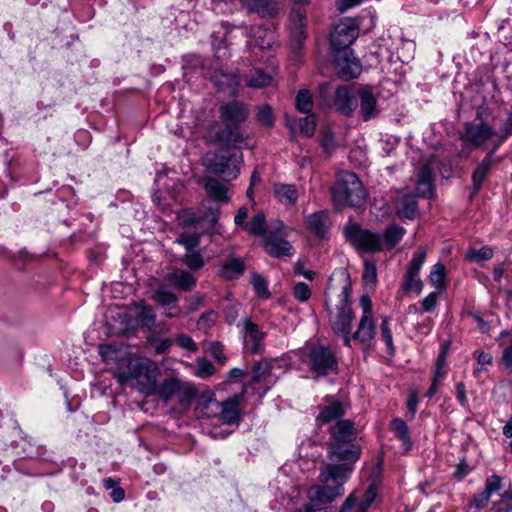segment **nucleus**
Returning <instances> with one entry per match:
<instances>
[{"mask_svg": "<svg viewBox=\"0 0 512 512\" xmlns=\"http://www.w3.org/2000/svg\"><path fill=\"white\" fill-rule=\"evenodd\" d=\"M267 224L265 216L262 213H258L253 216L252 220L244 225V230L248 233L263 236L266 232Z\"/></svg>", "mask_w": 512, "mask_h": 512, "instance_id": "nucleus-43", "label": "nucleus"}, {"mask_svg": "<svg viewBox=\"0 0 512 512\" xmlns=\"http://www.w3.org/2000/svg\"><path fill=\"white\" fill-rule=\"evenodd\" d=\"M306 222L310 232L320 238L325 237L328 230L327 215L325 212L320 211L308 215Z\"/></svg>", "mask_w": 512, "mask_h": 512, "instance_id": "nucleus-35", "label": "nucleus"}, {"mask_svg": "<svg viewBox=\"0 0 512 512\" xmlns=\"http://www.w3.org/2000/svg\"><path fill=\"white\" fill-rule=\"evenodd\" d=\"M308 498V501L302 505L298 512H319L322 510L323 503L312 490L309 492Z\"/></svg>", "mask_w": 512, "mask_h": 512, "instance_id": "nucleus-57", "label": "nucleus"}, {"mask_svg": "<svg viewBox=\"0 0 512 512\" xmlns=\"http://www.w3.org/2000/svg\"><path fill=\"white\" fill-rule=\"evenodd\" d=\"M228 24L221 23L211 35L212 47L218 58H225L228 56L227 53V41L228 36L231 34Z\"/></svg>", "mask_w": 512, "mask_h": 512, "instance_id": "nucleus-29", "label": "nucleus"}, {"mask_svg": "<svg viewBox=\"0 0 512 512\" xmlns=\"http://www.w3.org/2000/svg\"><path fill=\"white\" fill-rule=\"evenodd\" d=\"M207 352L220 364H225L227 361L224 355V346L218 341L209 342L207 345Z\"/></svg>", "mask_w": 512, "mask_h": 512, "instance_id": "nucleus-53", "label": "nucleus"}, {"mask_svg": "<svg viewBox=\"0 0 512 512\" xmlns=\"http://www.w3.org/2000/svg\"><path fill=\"white\" fill-rule=\"evenodd\" d=\"M331 195L338 209L345 206L358 207L364 203L367 196L358 176L349 171L338 174L336 184L331 189Z\"/></svg>", "mask_w": 512, "mask_h": 512, "instance_id": "nucleus-4", "label": "nucleus"}, {"mask_svg": "<svg viewBox=\"0 0 512 512\" xmlns=\"http://www.w3.org/2000/svg\"><path fill=\"white\" fill-rule=\"evenodd\" d=\"M357 97L360 102V112L363 120H370L377 113V99L375 95L370 89L362 88L357 91Z\"/></svg>", "mask_w": 512, "mask_h": 512, "instance_id": "nucleus-27", "label": "nucleus"}, {"mask_svg": "<svg viewBox=\"0 0 512 512\" xmlns=\"http://www.w3.org/2000/svg\"><path fill=\"white\" fill-rule=\"evenodd\" d=\"M275 382L270 364L266 361L257 362L253 367L251 382L244 386L243 392L248 393L252 389L253 393L262 398Z\"/></svg>", "mask_w": 512, "mask_h": 512, "instance_id": "nucleus-15", "label": "nucleus"}, {"mask_svg": "<svg viewBox=\"0 0 512 512\" xmlns=\"http://www.w3.org/2000/svg\"><path fill=\"white\" fill-rule=\"evenodd\" d=\"M445 280V266L442 263H436L429 274L430 283L437 289L438 292L442 293L445 289Z\"/></svg>", "mask_w": 512, "mask_h": 512, "instance_id": "nucleus-42", "label": "nucleus"}, {"mask_svg": "<svg viewBox=\"0 0 512 512\" xmlns=\"http://www.w3.org/2000/svg\"><path fill=\"white\" fill-rule=\"evenodd\" d=\"M354 314L348 301V288L344 287L339 295V303L329 313L332 330L343 337L344 345L351 346V326Z\"/></svg>", "mask_w": 512, "mask_h": 512, "instance_id": "nucleus-8", "label": "nucleus"}, {"mask_svg": "<svg viewBox=\"0 0 512 512\" xmlns=\"http://www.w3.org/2000/svg\"><path fill=\"white\" fill-rule=\"evenodd\" d=\"M246 85L250 88H263L269 86L272 82V76L263 69L254 68L245 76Z\"/></svg>", "mask_w": 512, "mask_h": 512, "instance_id": "nucleus-37", "label": "nucleus"}, {"mask_svg": "<svg viewBox=\"0 0 512 512\" xmlns=\"http://www.w3.org/2000/svg\"><path fill=\"white\" fill-rule=\"evenodd\" d=\"M396 211L401 218L414 219L418 213L416 196L412 193H403L396 203Z\"/></svg>", "mask_w": 512, "mask_h": 512, "instance_id": "nucleus-32", "label": "nucleus"}, {"mask_svg": "<svg viewBox=\"0 0 512 512\" xmlns=\"http://www.w3.org/2000/svg\"><path fill=\"white\" fill-rule=\"evenodd\" d=\"M334 104L340 113L351 115L356 109L357 100L347 87L340 86L336 89Z\"/></svg>", "mask_w": 512, "mask_h": 512, "instance_id": "nucleus-26", "label": "nucleus"}, {"mask_svg": "<svg viewBox=\"0 0 512 512\" xmlns=\"http://www.w3.org/2000/svg\"><path fill=\"white\" fill-rule=\"evenodd\" d=\"M249 45L258 46L260 49H270L273 44V32L262 26H252L249 29Z\"/></svg>", "mask_w": 512, "mask_h": 512, "instance_id": "nucleus-33", "label": "nucleus"}, {"mask_svg": "<svg viewBox=\"0 0 512 512\" xmlns=\"http://www.w3.org/2000/svg\"><path fill=\"white\" fill-rule=\"evenodd\" d=\"M245 270L244 262L238 258L229 259L221 268V276L225 279H236Z\"/></svg>", "mask_w": 512, "mask_h": 512, "instance_id": "nucleus-40", "label": "nucleus"}, {"mask_svg": "<svg viewBox=\"0 0 512 512\" xmlns=\"http://www.w3.org/2000/svg\"><path fill=\"white\" fill-rule=\"evenodd\" d=\"M362 280L366 285H374L377 282V268L373 261L364 260Z\"/></svg>", "mask_w": 512, "mask_h": 512, "instance_id": "nucleus-49", "label": "nucleus"}, {"mask_svg": "<svg viewBox=\"0 0 512 512\" xmlns=\"http://www.w3.org/2000/svg\"><path fill=\"white\" fill-rule=\"evenodd\" d=\"M249 115V109L241 101H230L220 106L219 117L225 128L216 134L219 142L242 145L245 140L238 128L243 124Z\"/></svg>", "mask_w": 512, "mask_h": 512, "instance_id": "nucleus-2", "label": "nucleus"}, {"mask_svg": "<svg viewBox=\"0 0 512 512\" xmlns=\"http://www.w3.org/2000/svg\"><path fill=\"white\" fill-rule=\"evenodd\" d=\"M380 337L386 345L387 352L390 355H393L395 353V346L393 343L392 331L390 328V317L388 316L382 318L380 326Z\"/></svg>", "mask_w": 512, "mask_h": 512, "instance_id": "nucleus-44", "label": "nucleus"}, {"mask_svg": "<svg viewBox=\"0 0 512 512\" xmlns=\"http://www.w3.org/2000/svg\"><path fill=\"white\" fill-rule=\"evenodd\" d=\"M503 478L492 475L486 480L485 489L481 494V501H488L492 494L503 488Z\"/></svg>", "mask_w": 512, "mask_h": 512, "instance_id": "nucleus-45", "label": "nucleus"}, {"mask_svg": "<svg viewBox=\"0 0 512 512\" xmlns=\"http://www.w3.org/2000/svg\"><path fill=\"white\" fill-rule=\"evenodd\" d=\"M337 73L344 80L356 78L361 73V64L353 56L352 50L343 51V55L336 57Z\"/></svg>", "mask_w": 512, "mask_h": 512, "instance_id": "nucleus-21", "label": "nucleus"}, {"mask_svg": "<svg viewBox=\"0 0 512 512\" xmlns=\"http://www.w3.org/2000/svg\"><path fill=\"white\" fill-rule=\"evenodd\" d=\"M358 27L353 19L345 18L337 23L330 34L331 47L335 51L349 50L350 45L357 39Z\"/></svg>", "mask_w": 512, "mask_h": 512, "instance_id": "nucleus-14", "label": "nucleus"}, {"mask_svg": "<svg viewBox=\"0 0 512 512\" xmlns=\"http://www.w3.org/2000/svg\"><path fill=\"white\" fill-rule=\"evenodd\" d=\"M493 257V250L488 246H483L480 249H469L466 258L471 261H486Z\"/></svg>", "mask_w": 512, "mask_h": 512, "instance_id": "nucleus-50", "label": "nucleus"}, {"mask_svg": "<svg viewBox=\"0 0 512 512\" xmlns=\"http://www.w3.org/2000/svg\"><path fill=\"white\" fill-rule=\"evenodd\" d=\"M243 341L245 348L252 354H259L264 351V339L266 332L262 331L258 324L250 319L242 323Z\"/></svg>", "mask_w": 512, "mask_h": 512, "instance_id": "nucleus-20", "label": "nucleus"}, {"mask_svg": "<svg viewBox=\"0 0 512 512\" xmlns=\"http://www.w3.org/2000/svg\"><path fill=\"white\" fill-rule=\"evenodd\" d=\"M99 353L105 361H113L116 360L115 354L117 353V349L111 344L100 345Z\"/></svg>", "mask_w": 512, "mask_h": 512, "instance_id": "nucleus-63", "label": "nucleus"}, {"mask_svg": "<svg viewBox=\"0 0 512 512\" xmlns=\"http://www.w3.org/2000/svg\"><path fill=\"white\" fill-rule=\"evenodd\" d=\"M493 136L498 137V132H496L488 123L480 122L465 123L461 138L464 142L474 147H480Z\"/></svg>", "mask_w": 512, "mask_h": 512, "instance_id": "nucleus-19", "label": "nucleus"}, {"mask_svg": "<svg viewBox=\"0 0 512 512\" xmlns=\"http://www.w3.org/2000/svg\"><path fill=\"white\" fill-rule=\"evenodd\" d=\"M293 295L298 301L306 302L311 296V290L307 284L298 282L294 285Z\"/></svg>", "mask_w": 512, "mask_h": 512, "instance_id": "nucleus-60", "label": "nucleus"}, {"mask_svg": "<svg viewBox=\"0 0 512 512\" xmlns=\"http://www.w3.org/2000/svg\"><path fill=\"white\" fill-rule=\"evenodd\" d=\"M242 7L248 13H256L261 17H272L278 11V5L275 0H239Z\"/></svg>", "mask_w": 512, "mask_h": 512, "instance_id": "nucleus-25", "label": "nucleus"}, {"mask_svg": "<svg viewBox=\"0 0 512 512\" xmlns=\"http://www.w3.org/2000/svg\"><path fill=\"white\" fill-rule=\"evenodd\" d=\"M152 298L164 308L166 317L175 318L180 315L181 309L177 303V296L170 290L165 287H159L154 291Z\"/></svg>", "mask_w": 512, "mask_h": 512, "instance_id": "nucleus-22", "label": "nucleus"}, {"mask_svg": "<svg viewBox=\"0 0 512 512\" xmlns=\"http://www.w3.org/2000/svg\"><path fill=\"white\" fill-rule=\"evenodd\" d=\"M275 194L279 201L286 205H293L298 199V193L293 185L279 184L275 186Z\"/></svg>", "mask_w": 512, "mask_h": 512, "instance_id": "nucleus-41", "label": "nucleus"}, {"mask_svg": "<svg viewBox=\"0 0 512 512\" xmlns=\"http://www.w3.org/2000/svg\"><path fill=\"white\" fill-rule=\"evenodd\" d=\"M441 293L433 291L429 293L421 302L423 312H432L437 306Z\"/></svg>", "mask_w": 512, "mask_h": 512, "instance_id": "nucleus-59", "label": "nucleus"}, {"mask_svg": "<svg viewBox=\"0 0 512 512\" xmlns=\"http://www.w3.org/2000/svg\"><path fill=\"white\" fill-rule=\"evenodd\" d=\"M406 230L404 227L392 224L390 225L384 232L382 238L383 249H392L394 248L405 235Z\"/></svg>", "mask_w": 512, "mask_h": 512, "instance_id": "nucleus-38", "label": "nucleus"}, {"mask_svg": "<svg viewBox=\"0 0 512 512\" xmlns=\"http://www.w3.org/2000/svg\"><path fill=\"white\" fill-rule=\"evenodd\" d=\"M159 376L158 364L147 357L129 359L126 368L114 372L119 384L131 387L146 397L154 393Z\"/></svg>", "mask_w": 512, "mask_h": 512, "instance_id": "nucleus-1", "label": "nucleus"}, {"mask_svg": "<svg viewBox=\"0 0 512 512\" xmlns=\"http://www.w3.org/2000/svg\"><path fill=\"white\" fill-rule=\"evenodd\" d=\"M353 466L348 463L328 464L320 472V480L323 483H334V486L323 485L312 489L313 493L323 504L331 503L337 497L343 495L344 483L349 479Z\"/></svg>", "mask_w": 512, "mask_h": 512, "instance_id": "nucleus-5", "label": "nucleus"}, {"mask_svg": "<svg viewBox=\"0 0 512 512\" xmlns=\"http://www.w3.org/2000/svg\"><path fill=\"white\" fill-rule=\"evenodd\" d=\"M495 149L491 152H489L486 157L483 159V161L476 167L472 174V182H473V188L474 192L477 193L481 185L486 178L488 172L490 171V168L493 163V153Z\"/></svg>", "mask_w": 512, "mask_h": 512, "instance_id": "nucleus-36", "label": "nucleus"}, {"mask_svg": "<svg viewBox=\"0 0 512 512\" xmlns=\"http://www.w3.org/2000/svg\"><path fill=\"white\" fill-rule=\"evenodd\" d=\"M197 395L196 387L177 376L165 377L155 388L152 396H157L164 403L172 400L183 408L188 407Z\"/></svg>", "mask_w": 512, "mask_h": 512, "instance_id": "nucleus-6", "label": "nucleus"}, {"mask_svg": "<svg viewBox=\"0 0 512 512\" xmlns=\"http://www.w3.org/2000/svg\"><path fill=\"white\" fill-rule=\"evenodd\" d=\"M256 118L257 121L265 127H272L274 124L272 109L268 105H263L258 108Z\"/></svg>", "mask_w": 512, "mask_h": 512, "instance_id": "nucleus-52", "label": "nucleus"}, {"mask_svg": "<svg viewBox=\"0 0 512 512\" xmlns=\"http://www.w3.org/2000/svg\"><path fill=\"white\" fill-rule=\"evenodd\" d=\"M433 172L429 164L422 165L417 172L416 191L421 197H430L433 194Z\"/></svg>", "mask_w": 512, "mask_h": 512, "instance_id": "nucleus-30", "label": "nucleus"}, {"mask_svg": "<svg viewBox=\"0 0 512 512\" xmlns=\"http://www.w3.org/2000/svg\"><path fill=\"white\" fill-rule=\"evenodd\" d=\"M119 316L122 318V323L124 324L122 332L127 335L133 334L139 326L148 330H152L155 326V314L153 309L142 303L134 305V319H131L126 313L123 315L119 314Z\"/></svg>", "mask_w": 512, "mask_h": 512, "instance_id": "nucleus-13", "label": "nucleus"}, {"mask_svg": "<svg viewBox=\"0 0 512 512\" xmlns=\"http://www.w3.org/2000/svg\"><path fill=\"white\" fill-rule=\"evenodd\" d=\"M252 284L255 290V293L261 298H268L270 296V292L267 287V282L260 275H254L252 277Z\"/></svg>", "mask_w": 512, "mask_h": 512, "instance_id": "nucleus-58", "label": "nucleus"}, {"mask_svg": "<svg viewBox=\"0 0 512 512\" xmlns=\"http://www.w3.org/2000/svg\"><path fill=\"white\" fill-rule=\"evenodd\" d=\"M212 81L218 91H227L234 95L240 85V77L235 73L218 71L212 76Z\"/></svg>", "mask_w": 512, "mask_h": 512, "instance_id": "nucleus-28", "label": "nucleus"}, {"mask_svg": "<svg viewBox=\"0 0 512 512\" xmlns=\"http://www.w3.org/2000/svg\"><path fill=\"white\" fill-rule=\"evenodd\" d=\"M165 278L175 288L182 291H191L196 286V278L183 269H175L168 273Z\"/></svg>", "mask_w": 512, "mask_h": 512, "instance_id": "nucleus-31", "label": "nucleus"}, {"mask_svg": "<svg viewBox=\"0 0 512 512\" xmlns=\"http://www.w3.org/2000/svg\"><path fill=\"white\" fill-rule=\"evenodd\" d=\"M217 313L209 311L204 313L197 321V328L201 331L207 332L217 321Z\"/></svg>", "mask_w": 512, "mask_h": 512, "instance_id": "nucleus-56", "label": "nucleus"}, {"mask_svg": "<svg viewBox=\"0 0 512 512\" xmlns=\"http://www.w3.org/2000/svg\"><path fill=\"white\" fill-rule=\"evenodd\" d=\"M176 342L182 349H185V350H188L191 352H196L198 350L197 344L188 335H184V334L177 335Z\"/></svg>", "mask_w": 512, "mask_h": 512, "instance_id": "nucleus-61", "label": "nucleus"}, {"mask_svg": "<svg viewBox=\"0 0 512 512\" xmlns=\"http://www.w3.org/2000/svg\"><path fill=\"white\" fill-rule=\"evenodd\" d=\"M362 316L357 326V330L351 336V339L359 342L363 349L372 346L376 335V327L373 319V304L368 295H362L360 298Z\"/></svg>", "mask_w": 512, "mask_h": 512, "instance_id": "nucleus-11", "label": "nucleus"}, {"mask_svg": "<svg viewBox=\"0 0 512 512\" xmlns=\"http://www.w3.org/2000/svg\"><path fill=\"white\" fill-rule=\"evenodd\" d=\"M215 367L213 364L204 357H198L196 359V369L194 374L200 378H206L215 373Z\"/></svg>", "mask_w": 512, "mask_h": 512, "instance_id": "nucleus-47", "label": "nucleus"}, {"mask_svg": "<svg viewBox=\"0 0 512 512\" xmlns=\"http://www.w3.org/2000/svg\"><path fill=\"white\" fill-rule=\"evenodd\" d=\"M331 435L334 442L329 444L328 454L332 460L353 464L360 456V450L357 446L351 445L348 448L342 447V444L351 443L355 439L354 424L350 420H339L331 429Z\"/></svg>", "mask_w": 512, "mask_h": 512, "instance_id": "nucleus-3", "label": "nucleus"}, {"mask_svg": "<svg viewBox=\"0 0 512 512\" xmlns=\"http://www.w3.org/2000/svg\"><path fill=\"white\" fill-rule=\"evenodd\" d=\"M320 145L327 154H331L337 148V142L330 129L322 131Z\"/></svg>", "mask_w": 512, "mask_h": 512, "instance_id": "nucleus-51", "label": "nucleus"}, {"mask_svg": "<svg viewBox=\"0 0 512 512\" xmlns=\"http://www.w3.org/2000/svg\"><path fill=\"white\" fill-rule=\"evenodd\" d=\"M510 135H512V114L507 117L500 132L498 133L500 143Z\"/></svg>", "mask_w": 512, "mask_h": 512, "instance_id": "nucleus-64", "label": "nucleus"}, {"mask_svg": "<svg viewBox=\"0 0 512 512\" xmlns=\"http://www.w3.org/2000/svg\"><path fill=\"white\" fill-rule=\"evenodd\" d=\"M240 305L239 304H233V305H229L227 306L225 309H224V317H225V321L228 323V324H233L236 319L238 318L239 316V312H240Z\"/></svg>", "mask_w": 512, "mask_h": 512, "instance_id": "nucleus-62", "label": "nucleus"}, {"mask_svg": "<svg viewBox=\"0 0 512 512\" xmlns=\"http://www.w3.org/2000/svg\"><path fill=\"white\" fill-rule=\"evenodd\" d=\"M323 405L319 406L318 423L326 424L337 420L345 414V408L341 401L334 398H326Z\"/></svg>", "mask_w": 512, "mask_h": 512, "instance_id": "nucleus-24", "label": "nucleus"}, {"mask_svg": "<svg viewBox=\"0 0 512 512\" xmlns=\"http://www.w3.org/2000/svg\"><path fill=\"white\" fill-rule=\"evenodd\" d=\"M390 428L396 434L397 438L402 442L405 450L409 451L411 449L412 442L409 434V427L406 422L400 418H394L390 422Z\"/></svg>", "mask_w": 512, "mask_h": 512, "instance_id": "nucleus-39", "label": "nucleus"}, {"mask_svg": "<svg viewBox=\"0 0 512 512\" xmlns=\"http://www.w3.org/2000/svg\"><path fill=\"white\" fill-rule=\"evenodd\" d=\"M346 240L361 253H377L383 250L381 235L365 229L360 224L348 222L343 229Z\"/></svg>", "mask_w": 512, "mask_h": 512, "instance_id": "nucleus-9", "label": "nucleus"}, {"mask_svg": "<svg viewBox=\"0 0 512 512\" xmlns=\"http://www.w3.org/2000/svg\"><path fill=\"white\" fill-rule=\"evenodd\" d=\"M425 259L426 252L424 250H418L413 254L401 285L404 292H415L416 294L422 292L424 284L419 274Z\"/></svg>", "mask_w": 512, "mask_h": 512, "instance_id": "nucleus-16", "label": "nucleus"}, {"mask_svg": "<svg viewBox=\"0 0 512 512\" xmlns=\"http://www.w3.org/2000/svg\"><path fill=\"white\" fill-rule=\"evenodd\" d=\"M377 497V487L374 483L359 496L355 490L348 495L339 512H367Z\"/></svg>", "mask_w": 512, "mask_h": 512, "instance_id": "nucleus-17", "label": "nucleus"}, {"mask_svg": "<svg viewBox=\"0 0 512 512\" xmlns=\"http://www.w3.org/2000/svg\"><path fill=\"white\" fill-rule=\"evenodd\" d=\"M288 30L290 51L295 59H298L303 54L307 38L305 9L301 7L292 9L288 21Z\"/></svg>", "mask_w": 512, "mask_h": 512, "instance_id": "nucleus-10", "label": "nucleus"}, {"mask_svg": "<svg viewBox=\"0 0 512 512\" xmlns=\"http://www.w3.org/2000/svg\"><path fill=\"white\" fill-rule=\"evenodd\" d=\"M264 248L270 256L275 258L291 257L293 255L292 245L286 239L279 237L275 233L267 235Z\"/></svg>", "mask_w": 512, "mask_h": 512, "instance_id": "nucleus-23", "label": "nucleus"}, {"mask_svg": "<svg viewBox=\"0 0 512 512\" xmlns=\"http://www.w3.org/2000/svg\"><path fill=\"white\" fill-rule=\"evenodd\" d=\"M242 153L229 149H218L211 156L206 157L207 169L225 180L230 181L238 177L242 165Z\"/></svg>", "mask_w": 512, "mask_h": 512, "instance_id": "nucleus-7", "label": "nucleus"}, {"mask_svg": "<svg viewBox=\"0 0 512 512\" xmlns=\"http://www.w3.org/2000/svg\"><path fill=\"white\" fill-rule=\"evenodd\" d=\"M182 262L190 270H199L204 266V260L201 253L195 250L186 252V254L182 257Z\"/></svg>", "mask_w": 512, "mask_h": 512, "instance_id": "nucleus-46", "label": "nucleus"}, {"mask_svg": "<svg viewBox=\"0 0 512 512\" xmlns=\"http://www.w3.org/2000/svg\"><path fill=\"white\" fill-rule=\"evenodd\" d=\"M300 132L306 136H313L316 128V119L313 114L307 115L299 120Z\"/></svg>", "mask_w": 512, "mask_h": 512, "instance_id": "nucleus-54", "label": "nucleus"}, {"mask_svg": "<svg viewBox=\"0 0 512 512\" xmlns=\"http://www.w3.org/2000/svg\"><path fill=\"white\" fill-rule=\"evenodd\" d=\"M208 196L216 202H227L229 200L228 186L218 179L208 178L204 184Z\"/></svg>", "mask_w": 512, "mask_h": 512, "instance_id": "nucleus-34", "label": "nucleus"}, {"mask_svg": "<svg viewBox=\"0 0 512 512\" xmlns=\"http://www.w3.org/2000/svg\"><path fill=\"white\" fill-rule=\"evenodd\" d=\"M176 242L183 245L187 252L194 251V249L199 245L200 237L197 234H181Z\"/></svg>", "mask_w": 512, "mask_h": 512, "instance_id": "nucleus-55", "label": "nucleus"}, {"mask_svg": "<svg viewBox=\"0 0 512 512\" xmlns=\"http://www.w3.org/2000/svg\"><path fill=\"white\" fill-rule=\"evenodd\" d=\"M239 401L240 398L238 396L230 398L222 403L216 400H209L206 408L211 410V414L207 415H218L219 420L225 424L237 423L240 418Z\"/></svg>", "mask_w": 512, "mask_h": 512, "instance_id": "nucleus-18", "label": "nucleus"}, {"mask_svg": "<svg viewBox=\"0 0 512 512\" xmlns=\"http://www.w3.org/2000/svg\"><path fill=\"white\" fill-rule=\"evenodd\" d=\"M308 366L317 376H326L337 372L338 361L329 348L318 345L309 351Z\"/></svg>", "mask_w": 512, "mask_h": 512, "instance_id": "nucleus-12", "label": "nucleus"}, {"mask_svg": "<svg viewBox=\"0 0 512 512\" xmlns=\"http://www.w3.org/2000/svg\"><path fill=\"white\" fill-rule=\"evenodd\" d=\"M295 102L297 110L301 113L310 112L313 106L311 94L307 90L299 91Z\"/></svg>", "mask_w": 512, "mask_h": 512, "instance_id": "nucleus-48", "label": "nucleus"}]
</instances>
